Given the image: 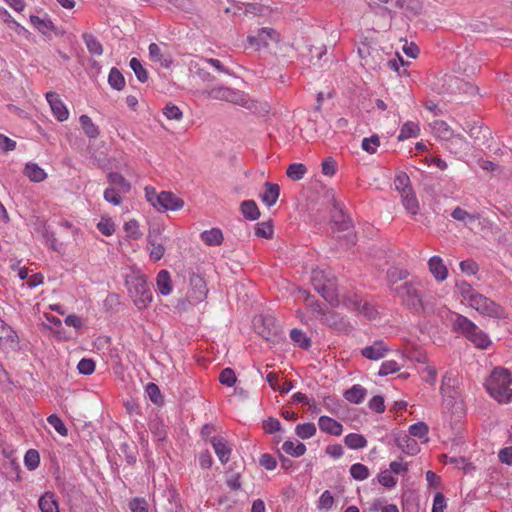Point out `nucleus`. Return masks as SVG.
I'll use <instances>...</instances> for the list:
<instances>
[{"mask_svg":"<svg viewBox=\"0 0 512 512\" xmlns=\"http://www.w3.org/2000/svg\"><path fill=\"white\" fill-rule=\"evenodd\" d=\"M308 305L311 307L314 315L323 323L338 330H345L347 328V322L338 314L328 311L323 304L310 302Z\"/></svg>","mask_w":512,"mask_h":512,"instance_id":"6e6552de","label":"nucleus"},{"mask_svg":"<svg viewBox=\"0 0 512 512\" xmlns=\"http://www.w3.org/2000/svg\"><path fill=\"white\" fill-rule=\"evenodd\" d=\"M24 174L27 176L32 182H42L46 179L47 174L38 164L36 163H27L24 168Z\"/></svg>","mask_w":512,"mask_h":512,"instance_id":"c85d7f7f","label":"nucleus"},{"mask_svg":"<svg viewBox=\"0 0 512 512\" xmlns=\"http://www.w3.org/2000/svg\"><path fill=\"white\" fill-rule=\"evenodd\" d=\"M311 283L314 289L331 305L341 304V293L338 290L336 278L328 270L314 269L311 273Z\"/></svg>","mask_w":512,"mask_h":512,"instance_id":"20e7f679","label":"nucleus"},{"mask_svg":"<svg viewBox=\"0 0 512 512\" xmlns=\"http://www.w3.org/2000/svg\"><path fill=\"white\" fill-rule=\"evenodd\" d=\"M279 195V185L271 182H266L264 184V191L260 195V199L266 206L271 207L277 202Z\"/></svg>","mask_w":512,"mask_h":512,"instance_id":"6ab92c4d","label":"nucleus"},{"mask_svg":"<svg viewBox=\"0 0 512 512\" xmlns=\"http://www.w3.org/2000/svg\"><path fill=\"white\" fill-rule=\"evenodd\" d=\"M279 34L273 28L263 27L258 29L256 35H249L248 42L257 47L267 46L269 42H278Z\"/></svg>","mask_w":512,"mask_h":512,"instance_id":"9b49d317","label":"nucleus"},{"mask_svg":"<svg viewBox=\"0 0 512 512\" xmlns=\"http://www.w3.org/2000/svg\"><path fill=\"white\" fill-rule=\"evenodd\" d=\"M255 235L257 237L269 239L273 235V226L270 222H261L256 225Z\"/></svg>","mask_w":512,"mask_h":512,"instance_id":"13d9d810","label":"nucleus"},{"mask_svg":"<svg viewBox=\"0 0 512 512\" xmlns=\"http://www.w3.org/2000/svg\"><path fill=\"white\" fill-rule=\"evenodd\" d=\"M316 431V426L312 422L298 424L295 428L296 435L304 440L313 437Z\"/></svg>","mask_w":512,"mask_h":512,"instance_id":"79ce46f5","label":"nucleus"},{"mask_svg":"<svg viewBox=\"0 0 512 512\" xmlns=\"http://www.w3.org/2000/svg\"><path fill=\"white\" fill-rule=\"evenodd\" d=\"M401 369V366L395 360H387L382 362L378 375L381 377L387 376L389 374H393L398 372Z\"/></svg>","mask_w":512,"mask_h":512,"instance_id":"864d4df0","label":"nucleus"},{"mask_svg":"<svg viewBox=\"0 0 512 512\" xmlns=\"http://www.w3.org/2000/svg\"><path fill=\"white\" fill-rule=\"evenodd\" d=\"M451 321L453 331L465 337L476 348L486 350L492 345L489 335L466 316L454 313Z\"/></svg>","mask_w":512,"mask_h":512,"instance_id":"f03ea898","label":"nucleus"},{"mask_svg":"<svg viewBox=\"0 0 512 512\" xmlns=\"http://www.w3.org/2000/svg\"><path fill=\"white\" fill-rule=\"evenodd\" d=\"M149 57L152 61L159 63L164 68H169L172 64V58L169 54L163 53L156 43H151L148 47Z\"/></svg>","mask_w":512,"mask_h":512,"instance_id":"412c9836","label":"nucleus"},{"mask_svg":"<svg viewBox=\"0 0 512 512\" xmlns=\"http://www.w3.org/2000/svg\"><path fill=\"white\" fill-rule=\"evenodd\" d=\"M390 351V347L383 340H375L371 345L361 349V355L369 360L383 359Z\"/></svg>","mask_w":512,"mask_h":512,"instance_id":"f8f14e48","label":"nucleus"},{"mask_svg":"<svg viewBox=\"0 0 512 512\" xmlns=\"http://www.w3.org/2000/svg\"><path fill=\"white\" fill-rule=\"evenodd\" d=\"M206 99L230 102L247 109L255 107L254 102L242 91L226 86H215L199 92Z\"/></svg>","mask_w":512,"mask_h":512,"instance_id":"423d86ee","label":"nucleus"},{"mask_svg":"<svg viewBox=\"0 0 512 512\" xmlns=\"http://www.w3.org/2000/svg\"><path fill=\"white\" fill-rule=\"evenodd\" d=\"M122 194V192L109 186L105 189L103 197L107 202L113 204L114 206H119L122 203Z\"/></svg>","mask_w":512,"mask_h":512,"instance_id":"4d7b16f0","label":"nucleus"},{"mask_svg":"<svg viewBox=\"0 0 512 512\" xmlns=\"http://www.w3.org/2000/svg\"><path fill=\"white\" fill-rule=\"evenodd\" d=\"M318 426L322 432L333 436H340L343 432V425L328 416H321L318 420Z\"/></svg>","mask_w":512,"mask_h":512,"instance_id":"a211bd4d","label":"nucleus"},{"mask_svg":"<svg viewBox=\"0 0 512 512\" xmlns=\"http://www.w3.org/2000/svg\"><path fill=\"white\" fill-rule=\"evenodd\" d=\"M129 65L140 82L145 83L148 80V73L137 58H132Z\"/></svg>","mask_w":512,"mask_h":512,"instance_id":"49530a36","label":"nucleus"},{"mask_svg":"<svg viewBox=\"0 0 512 512\" xmlns=\"http://www.w3.org/2000/svg\"><path fill=\"white\" fill-rule=\"evenodd\" d=\"M456 288L462 301L479 314L495 319L506 318L505 309L501 305L476 291L468 282L457 281Z\"/></svg>","mask_w":512,"mask_h":512,"instance_id":"f257e3e1","label":"nucleus"},{"mask_svg":"<svg viewBox=\"0 0 512 512\" xmlns=\"http://www.w3.org/2000/svg\"><path fill=\"white\" fill-rule=\"evenodd\" d=\"M107 180L109 186L122 192L123 194H127L131 190V184L128 180H126L120 173L110 172L107 175Z\"/></svg>","mask_w":512,"mask_h":512,"instance_id":"4be33fe9","label":"nucleus"},{"mask_svg":"<svg viewBox=\"0 0 512 512\" xmlns=\"http://www.w3.org/2000/svg\"><path fill=\"white\" fill-rule=\"evenodd\" d=\"M226 484L231 490H239L242 486L240 481V473L226 472Z\"/></svg>","mask_w":512,"mask_h":512,"instance_id":"0e129e2a","label":"nucleus"},{"mask_svg":"<svg viewBox=\"0 0 512 512\" xmlns=\"http://www.w3.org/2000/svg\"><path fill=\"white\" fill-rule=\"evenodd\" d=\"M82 38H83V41H84L88 51L91 54L97 55V56L102 55V53H103V46H102V44L98 41V39L95 36H93L90 33H84L82 35Z\"/></svg>","mask_w":512,"mask_h":512,"instance_id":"e433bc0d","label":"nucleus"},{"mask_svg":"<svg viewBox=\"0 0 512 512\" xmlns=\"http://www.w3.org/2000/svg\"><path fill=\"white\" fill-rule=\"evenodd\" d=\"M200 238L207 246H219L224 240L223 233L219 228L203 231Z\"/></svg>","mask_w":512,"mask_h":512,"instance_id":"b1692460","label":"nucleus"},{"mask_svg":"<svg viewBox=\"0 0 512 512\" xmlns=\"http://www.w3.org/2000/svg\"><path fill=\"white\" fill-rule=\"evenodd\" d=\"M282 450L293 457H300L305 454L306 446L299 441H285L282 445Z\"/></svg>","mask_w":512,"mask_h":512,"instance_id":"c9c22d12","label":"nucleus"},{"mask_svg":"<svg viewBox=\"0 0 512 512\" xmlns=\"http://www.w3.org/2000/svg\"><path fill=\"white\" fill-rule=\"evenodd\" d=\"M163 114L169 120L180 121L183 118L181 109L173 103H167L163 108Z\"/></svg>","mask_w":512,"mask_h":512,"instance_id":"603ef678","label":"nucleus"},{"mask_svg":"<svg viewBox=\"0 0 512 512\" xmlns=\"http://www.w3.org/2000/svg\"><path fill=\"white\" fill-rule=\"evenodd\" d=\"M392 292L410 310L419 312L423 309V298L417 282H405L392 288Z\"/></svg>","mask_w":512,"mask_h":512,"instance_id":"0eeeda50","label":"nucleus"},{"mask_svg":"<svg viewBox=\"0 0 512 512\" xmlns=\"http://www.w3.org/2000/svg\"><path fill=\"white\" fill-rule=\"evenodd\" d=\"M451 216L457 221H462L465 224H469V223H472L473 221H475L476 219H478L479 215L478 214H469L464 209H462L460 207H456L452 211Z\"/></svg>","mask_w":512,"mask_h":512,"instance_id":"09e8293b","label":"nucleus"},{"mask_svg":"<svg viewBox=\"0 0 512 512\" xmlns=\"http://www.w3.org/2000/svg\"><path fill=\"white\" fill-rule=\"evenodd\" d=\"M108 83L115 90H122L125 86V79L117 68H112L108 75Z\"/></svg>","mask_w":512,"mask_h":512,"instance_id":"a19ab883","label":"nucleus"},{"mask_svg":"<svg viewBox=\"0 0 512 512\" xmlns=\"http://www.w3.org/2000/svg\"><path fill=\"white\" fill-rule=\"evenodd\" d=\"M46 100L49 103L53 115L59 122H64L68 119L69 111L58 94L55 92H47Z\"/></svg>","mask_w":512,"mask_h":512,"instance_id":"4468645a","label":"nucleus"},{"mask_svg":"<svg viewBox=\"0 0 512 512\" xmlns=\"http://www.w3.org/2000/svg\"><path fill=\"white\" fill-rule=\"evenodd\" d=\"M149 429L156 441L162 442L166 439L167 431L164 423L159 419H153L149 423Z\"/></svg>","mask_w":512,"mask_h":512,"instance_id":"4c0bfd02","label":"nucleus"},{"mask_svg":"<svg viewBox=\"0 0 512 512\" xmlns=\"http://www.w3.org/2000/svg\"><path fill=\"white\" fill-rule=\"evenodd\" d=\"M459 267L460 270L467 275H475L479 270L478 264L470 259L461 261Z\"/></svg>","mask_w":512,"mask_h":512,"instance_id":"338daca9","label":"nucleus"},{"mask_svg":"<svg viewBox=\"0 0 512 512\" xmlns=\"http://www.w3.org/2000/svg\"><path fill=\"white\" fill-rule=\"evenodd\" d=\"M512 375L502 367L494 368L485 382L488 394L498 403L507 404L512 401Z\"/></svg>","mask_w":512,"mask_h":512,"instance_id":"7ed1b4c3","label":"nucleus"},{"mask_svg":"<svg viewBox=\"0 0 512 512\" xmlns=\"http://www.w3.org/2000/svg\"><path fill=\"white\" fill-rule=\"evenodd\" d=\"M156 285L158 292L163 296H167L172 292V281L167 270H161L158 273Z\"/></svg>","mask_w":512,"mask_h":512,"instance_id":"393cba45","label":"nucleus"},{"mask_svg":"<svg viewBox=\"0 0 512 512\" xmlns=\"http://www.w3.org/2000/svg\"><path fill=\"white\" fill-rule=\"evenodd\" d=\"M441 412L446 420L459 419L464 414L463 402L460 394L442 396Z\"/></svg>","mask_w":512,"mask_h":512,"instance_id":"1a4fd4ad","label":"nucleus"},{"mask_svg":"<svg viewBox=\"0 0 512 512\" xmlns=\"http://www.w3.org/2000/svg\"><path fill=\"white\" fill-rule=\"evenodd\" d=\"M345 445L353 450L363 449L367 446V439L358 433H350L344 437Z\"/></svg>","mask_w":512,"mask_h":512,"instance_id":"f704fd0d","label":"nucleus"},{"mask_svg":"<svg viewBox=\"0 0 512 512\" xmlns=\"http://www.w3.org/2000/svg\"><path fill=\"white\" fill-rule=\"evenodd\" d=\"M379 146H380V138L378 135H372L371 137H366L362 140V143H361L362 149L369 154L376 153Z\"/></svg>","mask_w":512,"mask_h":512,"instance_id":"8fccbe9b","label":"nucleus"},{"mask_svg":"<svg viewBox=\"0 0 512 512\" xmlns=\"http://www.w3.org/2000/svg\"><path fill=\"white\" fill-rule=\"evenodd\" d=\"M428 269L438 282H442L448 277V269L440 256L435 255L428 260Z\"/></svg>","mask_w":512,"mask_h":512,"instance_id":"dca6fc26","label":"nucleus"},{"mask_svg":"<svg viewBox=\"0 0 512 512\" xmlns=\"http://www.w3.org/2000/svg\"><path fill=\"white\" fill-rule=\"evenodd\" d=\"M130 297L138 309L146 308L153 299L147 277L141 272H132L126 277Z\"/></svg>","mask_w":512,"mask_h":512,"instance_id":"39448f33","label":"nucleus"},{"mask_svg":"<svg viewBox=\"0 0 512 512\" xmlns=\"http://www.w3.org/2000/svg\"><path fill=\"white\" fill-rule=\"evenodd\" d=\"M99 231L106 235L111 236L115 231V225L111 219L102 218L97 224Z\"/></svg>","mask_w":512,"mask_h":512,"instance_id":"69168bd1","label":"nucleus"},{"mask_svg":"<svg viewBox=\"0 0 512 512\" xmlns=\"http://www.w3.org/2000/svg\"><path fill=\"white\" fill-rule=\"evenodd\" d=\"M184 206V201L176 197L172 192L162 191L159 193V202L156 209L160 212L172 210L177 211Z\"/></svg>","mask_w":512,"mask_h":512,"instance_id":"2eb2a0df","label":"nucleus"},{"mask_svg":"<svg viewBox=\"0 0 512 512\" xmlns=\"http://www.w3.org/2000/svg\"><path fill=\"white\" fill-rule=\"evenodd\" d=\"M38 506L41 512H59V507L55 495L50 492H46L40 497Z\"/></svg>","mask_w":512,"mask_h":512,"instance_id":"c756f323","label":"nucleus"},{"mask_svg":"<svg viewBox=\"0 0 512 512\" xmlns=\"http://www.w3.org/2000/svg\"><path fill=\"white\" fill-rule=\"evenodd\" d=\"M366 393L367 392L364 387L359 384H355L345 391L344 398L351 403L360 404L364 400Z\"/></svg>","mask_w":512,"mask_h":512,"instance_id":"7c9ffc66","label":"nucleus"},{"mask_svg":"<svg viewBox=\"0 0 512 512\" xmlns=\"http://www.w3.org/2000/svg\"><path fill=\"white\" fill-rule=\"evenodd\" d=\"M190 69L194 70L195 74L203 81V82H212L214 81V77L206 71L204 68L200 67L199 62H191Z\"/></svg>","mask_w":512,"mask_h":512,"instance_id":"e2e57ef3","label":"nucleus"},{"mask_svg":"<svg viewBox=\"0 0 512 512\" xmlns=\"http://www.w3.org/2000/svg\"><path fill=\"white\" fill-rule=\"evenodd\" d=\"M409 273L405 269H401L398 267H391L387 271V280L390 285V288H395L394 286L398 281L404 280L408 277Z\"/></svg>","mask_w":512,"mask_h":512,"instance_id":"58836bf2","label":"nucleus"},{"mask_svg":"<svg viewBox=\"0 0 512 512\" xmlns=\"http://www.w3.org/2000/svg\"><path fill=\"white\" fill-rule=\"evenodd\" d=\"M158 235L159 231L157 229H150L147 235V250L150 259L154 262L161 260L165 254V247L161 242H158Z\"/></svg>","mask_w":512,"mask_h":512,"instance_id":"ddd939ff","label":"nucleus"},{"mask_svg":"<svg viewBox=\"0 0 512 512\" xmlns=\"http://www.w3.org/2000/svg\"><path fill=\"white\" fill-rule=\"evenodd\" d=\"M290 338L293 342H295L299 347L303 349H308L311 346V340L306 336V334L299 329H292L290 331Z\"/></svg>","mask_w":512,"mask_h":512,"instance_id":"c03bdc74","label":"nucleus"},{"mask_svg":"<svg viewBox=\"0 0 512 512\" xmlns=\"http://www.w3.org/2000/svg\"><path fill=\"white\" fill-rule=\"evenodd\" d=\"M429 428L425 422H417L409 426V436L423 439L427 436Z\"/></svg>","mask_w":512,"mask_h":512,"instance_id":"5fc2aeb1","label":"nucleus"},{"mask_svg":"<svg viewBox=\"0 0 512 512\" xmlns=\"http://www.w3.org/2000/svg\"><path fill=\"white\" fill-rule=\"evenodd\" d=\"M447 502L445 496L438 492L434 495L432 512H445Z\"/></svg>","mask_w":512,"mask_h":512,"instance_id":"774afa93","label":"nucleus"},{"mask_svg":"<svg viewBox=\"0 0 512 512\" xmlns=\"http://www.w3.org/2000/svg\"><path fill=\"white\" fill-rule=\"evenodd\" d=\"M397 446L407 455H416L420 451L419 444L409 435H404L396 440Z\"/></svg>","mask_w":512,"mask_h":512,"instance_id":"5701e85b","label":"nucleus"},{"mask_svg":"<svg viewBox=\"0 0 512 512\" xmlns=\"http://www.w3.org/2000/svg\"><path fill=\"white\" fill-rule=\"evenodd\" d=\"M40 463V456L37 450L30 449L24 456V464L28 470H35Z\"/></svg>","mask_w":512,"mask_h":512,"instance_id":"3c124183","label":"nucleus"},{"mask_svg":"<svg viewBox=\"0 0 512 512\" xmlns=\"http://www.w3.org/2000/svg\"><path fill=\"white\" fill-rule=\"evenodd\" d=\"M30 22L43 35H49L50 32L55 30L53 22L47 16L41 18L35 15H31Z\"/></svg>","mask_w":512,"mask_h":512,"instance_id":"bb28decb","label":"nucleus"},{"mask_svg":"<svg viewBox=\"0 0 512 512\" xmlns=\"http://www.w3.org/2000/svg\"><path fill=\"white\" fill-rule=\"evenodd\" d=\"M341 303L351 310H356L368 319H374L377 315L375 308L368 302H362L355 294L342 296Z\"/></svg>","mask_w":512,"mask_h":512,"instance_id":"9d476101","label":"nucleus"},{"mask_svg":"<svg viewBox=\"0 0 512 512\" xmlns=\"http://www.w3.org/2000/svg\"><path fill=\"white\" fill-rule=\"evenodd\" d=\"M377 479L378 482L386 488H393L397 484V478L389 470L381 471Z\"/></svg>","mask_w":512,"mask_h":512,"instance_id":"6e6d98bb","label":"nucleus"},{"mask_svg":"<svg viewBox=\"0 0 512 512\" xmlns=\"http://www.w3.org/2000/svg\"><path fill=\"white\" fill-rule=\"evenodd\" d=\"M77 369L82 375H91L95 371V362L89 358H83L79 361Z\"/></svg>","mask_w":512,"mask_h":512,"instance_id":"680f3d73","label":"nucleus"},{"mask_svg":"<svg viewBox=\"0 0 512 512\" xmlns=\"http://www.w3.org/2000/svg\"><path fill=\"white\" fill-rule=\"evenodd\" d=\"M394 185L399 194L406 193L408 190H413L410 178L405 172H400L396 175Z\"/></svg>","mask_w":512,"mask_h":512,"instance_id":"37998d69","label":"nucleus"},{"mask_svg":"<svg viewBox=\"0 0 512 512\" xmlns=\"http://www.w3.org/2000/svg\"><path fill=\"white\" fill-rule=\"evenodd\" d=\"M446 148L453 154L459 155L467 153L469 150V143L460 134H454L451 139L446 142Z\"/></svg>","mask_w":512,"mask_h":512,"instance_id":"aec40b11","label":"nucleus"},{"mask_svg":"<svg viewBox=\"0 0 512 512\" xmlns=\"http://www.w3.org/2000/svg\"><path fill=\"white\" fill-rule=\"evenodd\" d=\"M307 172V168L302 163L290 164L286 170L287 177L293 181L301 180Z\"/></svg>","mask_w":512,"mask_h":512,"instance_id":"ea45409f","label":"nucleus"},{"mask_svg":"<svg viewBox=\"0 0 512 512\" xmlns=\"http://www.w3.org/2000/svg\"><path fill=\"white\" fill-rule=\"evenodd\" d=\"M79 122L82 130L88 138L95 139L98 137L99 128L88 115H81Z\"/></svg>","mask_w":512,"mask_h":512,"instance_id":"2f4dec72","label":"nucleus"},{"mask_svg":"<svg viewBox=\"0 0 512 512\" xmlns=\"http://www.w3.org/2000/svg\"><path fill=\"white\" fill-rule=\"evenodd\" d=\"M350 474L355 480L363 481L369 477L370 472L364 464L355 463L350 467Z\"/></svg>","mask_w":512,"mask_h":512,"instance_id":"de8ad7c7","label":"nucleus"},{"mask_svg":"<svg viewBox=\"0 0 512 512\" xmlns=\"http://www.w3.org/2000/svg\"><path fill=\"white\" fill-rule=\"evenodd\" d=\"M236 380L235 372L231 368H225L219 375L220 383L227 387H232Z\"/></svg>","mask_w":512,"mask_h":512,"instance_id":"052dcab7","label":"nucleus"},{"mask_svg":"<svg viewBox=\"0 0 512 512\" xmlns=\"http://www.w3.org/2000/svg\"><path fill=\"white\" fill-rule=\"evenodd\" d=\"M243 216L250 221L256 220L260 216L258 206L254 200H245L240 206Z\"/></svg>","mask_w":512,"mask_h":512,"instance_id":"72a5a7b5","label":"nucleus"},{"mask_svg":"<svg viewBox=\"0 0 512 512\" xmlns=\"http://www.w3.org/2000/svg\"><path fill=\"white\" fill-rule=\"evenodd\" d=\"M432 132L435 137L445 142L451 139V137L454 135L450 126L442 120H437L433 122Z\"/></svg>","mask_w":512,"mask_h":512,"instance_id":"a878e982","label":"nucleus"},{"mask_svg":"<svg viewBox=\"0 0 512 512\" xmlns=\"http://www.w3.org/2000/svg\"><path fill=\"white\" fill-rule=\"evenodd\" d=\"M211 444L214 448V451L222 464H226L232 452V445L228 443L226 439L223 437H213L211 440Z\"/></svg>","mask_w":512,"mask_h":512,"instance_id":"f3484780","label":"nucleus"},{"mask_svg":"<svg viewBox=\"0 0 512 512\" xmlns=\"http://www.w3.org/2000/svg\"><path fill=\"white\" fill-rule=\"evenodd\" d=\"M47 421L61 436H67L68 430L58 415L51 414Z\"/></svg>","mask_w":512,"mask_h":512,"instance_id":"bf43d9fd","label":"nucleus"},{"mask_svg":"<svg viewBox=\"0 0 512 512\" xmlns=\"http://www.w3.org/2000/svg\"><path fill=\"white\" fill-rule=\"evenodd\" d=\"M420 127L417 122L407 121L405 122L399 132L398 140L403 141L409 138H414L419 135Z\"/></svg>","mask_w":512,"mask_h":512,"instance_id":"473e14b6","label":"nucleus"},{"mask_svg":"<svg viewBox=\"0 0 512 512\" xmlns=\"http://www.w3.org/2000/svg\"><path fill=\"white\" fill-rule=\"evenodd\" d=\"M124 231L129 239L139 240L142 237L139 223L134 219L125 222Z\"/></svg>","mask_w":512,"mask_h":512,"instance_id":"a18cd8bd","label":"nucleus"},{"mask_svg":"<svg viewBox=\"0 0 512 512\" xmlns=\"http://www.w3.org/2000/svg\"><path fill=\"white\" fill-rule=\"evenodd\" d=\"M400 197L402 200L403 207L409 214H418L419 202L413 190H408V192L400 194Z\"/></svg>","mask_w":512,"mask_h":512,"instance_id":"cd10ccee","label":"nucleus"}]
</instances>
